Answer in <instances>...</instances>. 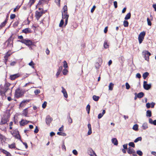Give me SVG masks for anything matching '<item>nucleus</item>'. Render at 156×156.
Masks as SVG:
<instances>
[{"label":"nucleus","instance_id":"a18cd8bd","mask_svg":"<svg viewBox=\"0 0 156 156\" xmlns=\"http://www.w3.org/2000/svg\"><path fill=\"white\" fill-rule=\"evenodd\" d=\"M63 62L64 63V65H63L64 67L65 68H67V67H68L67 63L66 62V61H64Z\"/></svg>","mask_w":156,"mask_h":156},{"label":"nucleus","instance_id":"4468645a","mask_svg":"<svg viewBox=\"0 0 156 156\" xmlns=\"http://www.w3.org/2000/svg\"><path fill=\"white\" fill-rule=\"evenodd\" d=\"M30 101V99L24 100L22 101L20 104L19 106L20 107H22L24 105L23 104L25 103H27V102H29Z\"/></svg>","mask_w":156,"mask_h":156},{"label":"nucleus","instance_id":"9d476101","mask_svg":"<svg viewBox=\"0 0 156 156\" xmlns=\"http://www.w3.org/2000/svg\"><path fill=\"white\" fill-rule=\"evenodd\" d=\"M12 36L11 35L7 40V41L4 43V44H5V43H7V46H9V44L11 41H12V43L11 44L12 45L14 38H12Z\"/></svg>","mask_w":156,"mask_h":156},{"label":"nucleus","instance_id":"ddd939ff","mask_svg":"<svg viewBox=\"0 0 156 156\" xmlns=\"http://www.w3.org/2000/svg\"><path fill=\"white\" fill-rule=\"evenodd\" d=\"M22 32L26 34L31 33L32 32L31 30L29 28H26L23 30Z\"/></svg>","mask_w":156,"mask_h":156},{"label":"nucleus","instance_id":"e433bc0d","mask_svg":"<svg viewBox=\"0 0 156 156\" xmlns=\"http://www.w3.org/2000/svg\"><path fill=\"white\" fill-rule=\"evenodd\" d=\"M6 23L7 22L6 21H4V22L2 23L1 25H0V29L2 27L5 26V25Z\"/></svg>","mask_w":156,"mask_h":156},{"label":"nucleus","instance_id":"c756f323","mask_svg":"<svg viewBox=\"0 0 156 156\" xmlns=\"http://www.w3.org/2000/svg\"><path fill=\"white\" fill-rule=\"evenodd\" d=\"M99 97L96 95H94L93 96V99L95 101H98L99 100Z\"/></svg>","mask_w":156,"mask_h":156},{"label":"nucleus","instance_id":"e2e57ef3","mask_svg":"<svg viewBox=\"0 0 156 156\" xmlns=\"http://www.w3.org/2000/svg\"><path fill=\"white\" fill-rule=\"evenodd\" d=\"M20 6L21 5H20V6H18V5H17V6H16V7L13 10V12H15L16 11V9H17L18 10V9H19V8H20Z\"/></svg>","mask_w":156,"mask_h":156},{"label":"nucleus","instance_id":"f8f14e48","mask_svg":"<svg viewBox=\"0 0 156 156\" xmlns=\"http://www.w3.org/2000/svg\"><path fill=\"white\" fill-rule=\"evenodd\" d=\"M42 16L41 15V14L40 12L38 11H37L35 12V16L36 18V19L38 20Z\"/></svg>","mask_w":156,"mask_h":156},{"label":"nucleus","instance_id":"c03bdc74","mask_svg":"<svg viewBox=\"0 0 156 156\" xmlns=\"http://www.w3.org/2000/svg\"><path fill=\"white\" fill-rule=\"evenodd\" d=\"M35 64L34 63L33 61H31L29 63V65L32 66V68H34V65Z\"/></svg>","mask_w":156,"mask_h":156},{"label":"nucleus","instance_id":"b1692460","mask_svg":"<svg viewBox=\"0 0 156 156\" xmlns=\"http://www.w3.org/2000/svg\"><path fill=\"white\" fill-rule=\"evenodd\" d=\"M114 85V84L112 83H110L108 86L109 90H113Z\"/></svg>","mask_w":156,"mask_h":156},{"label":"nucleus","instance_id":"13d9d810","mask_svg":"<svg viewBox=\"0 0 156 156\" xmlns=\"http://www.w3.org/2000/svg\"><path fill=\"white\" fill-rule=\"evenodd\" d=\"M38 131L39 129H38V127L37 126H36L35 129L34 131V132L35 133H37L38 132Z\"/></svg>","mask_w":156,"mask_h":156},{"label":"nucleus","instance_id":"4be33fe9","mask_svg":"<svg viewBox=\"0 0 156 156\" xmlns=\"http://www.w3.org/2000/svg\"><path fill=\"white\" fill-rule=\"evenodd\" d=\"M146 116L147 117H151L152 115V113L151 111L148 110L146 112Z\"/></svg>","mask_w":156,"mask_h":156},{"label":"nucleus","instance_id":"8fccbe9b","mask_svg":"<svg viewBox=\"0 0 156 156\" xmlns=\"http://www.w3.org/2000/svg\"><path fill=\"white\" fill-rule=\"evenodd\" d=\"M47 102L46 101H44L42 105V107L43 108H45L47 106Z\"/></svg>","mask_w":156,"mask_h":156},{"label":"nucleus","instance_id":"09e8293b","mask_svg":"<svg viewBox=\"0 0 156 156\" xmlns=\"http://www.w3.org/2000/svg\"><path fill=\"white\" fill-rule=\"evenodd\" d=\"M16 17V15L15 14H11L10 15V18L11 19H14Z\"/></svg>","mask_w":156,"mask_h":156},{"label":"nucleus","instance_id":"2f4dec72","mask_svg":"<svg viewBox=\"0 0 156 156\" xmlns=\"http://www.w3.org/2000/svg\"><path fill=\"white\" fill-rule=\"evenodd\" d=\"M149 75V73L147 72H146L144 73L143 74V78L144 79H145Z\"/></svg>","mask_w":156,"mask_h":156},{"label":"nucleus","instance_id":"c85d7f7f","mask_svg":"<svg viewBox=\"0 0 156 156\" xmlns=\"http://www.w3.org/2000/svg\"><path fill=\"white\" fill-rule=\"evenodd\" d=\"M112 143L115 145H117V139L116 138H113L112 140Z\"/></svg>","mask_w":156,"mask_h":156},{"label":"nucleus","instance_id":"864d4df0","mask_svg":"<svg viewBox=\"0 0 156 156\" xmlns=\"http://www.w3.org/2000/svg\"><path fill=\"white\" fill-rule=\"evenodd\" d=\"M40 92V90L37 89L35 90L34 93L36 95H37Z\"/></svg>","mask_w":156,"mask_h":156},{"label":"nucleus","instance_id":"f257e3e1","mask_svg":"<svg viewBox=\"0 0 156 156\" xmlns=\"http://www.w3.org/2000/svg\"><path fill=\"white\" fill-rule=\"evenodd\" d=\"M25 91H23L20 88H18L15 90V97L17 99L22 97L24 96Z\"/></svg>","mask_w":156,"mask_h":156},{"label":"nucleus","instance_id":"a211bd4d","mask_svg":"<svg viewBox=\"0 0 156 156\" xmlns=\"http://www.w3.org/2000/svg\"><path fill=\"white\" fill-rule=\"evenodd\" d=\"M127 152L129 154H131L133 153H134L135 151L133 148L129 147L128 148Z\"/></svg>","mask_w":156,"mask_h":156},{"label":"nucleus","instance_id":"0eeeda50","mask_svg":"<svg viewBox=\"0 0 156 156\" xmlns=\"http://www.w3.org/2000/svg\"><path fill=\"white\" fill-rule=\"evenodd\" d=\"M20 75L19 73L11 75L10 76L9 78L11 80H14L16 78L19 77Z\"/></svg>","mask_w":156,"mask_h":156},{"label":"nucleus","instance_id":"7c9ffc66","mask_svg":"<svg viewBox=\"0 0 156 156\" xmlns=\"http://www.w3.org/2000/svg\"><path fill=\"white\" fill-rule=\"evenodd\" d=\"M9 147L10 148H16L15 144V143H13L11 145H9Z\"/></svg>","mask_w":156,"mask_h":156},{"label":"nucleus","instance_id":"393cba45","mask_svg":"<svg viewBox=\"0 0 156 156\" xmlns=\"http://www.w3.org/2000/svg\"><path fill=\"white\" fill-rule=\"evenodd\" d=\"M131 14L130 12L128 13L127 14L125 17V20H127L129 19L131 17Z\"/></svg>","mask_w":156,"mask_h":156},{"label":"nucleus","instance_id":"f03ea898","mask_svg":"<svg viewBox=\"0 0 156 156\" xmlns=\"http://www.w3.org/2000/svg\"><path fill=\"white\" fill-rule=\"evenodd\" d=\"M18 42H20L28 46H34L33 42L30 40L23 39L21 40H18L17 41Z\"/></svg>","mask_w":156,"mask_h":156},{"label":"nucleus","instance_id":"2eb2a0df","mask_svg":"<svg viewBox=\"0 0 156 156\" xmlns=\"http://www.w3.org/2000/svg\"><path fill=\"white\" fill-rule=\"evenodd\" d=\"M67 120L69 124H71L73 122V120L70 117V113L69 112L67 115Z\"/></svg>","mask_w":156,"mask_h":156},{"label":"nucleus","instance_id":"1a4fd4ad","mask_svg":"<svg viewBox=\"0 0 156 156\" xmlns=\"http://www.w3.org/2000/svg\"><path fill=\"white\" fill-rule=\"evenodd\" d=\"M88 153L91 156H97L94 151L91 148L88 149Z\"/></svg>","mask_w":156,"mask_h":156},{"label":"nucleus","instance_id":"6e6552de","mask_svg":"<svg viewBox=\"0 0 156 156\" xmlns=\"http://www.w3.org/2000/svg\"><path fill=\"white\" fill-rule=\"evenodd\" d=\"M52 118L49 115H47L46 118V122L48 126H49L50 123L52 121Z\"/></svg>","mask_w":156,"mask_h":156},{"label":"nucleus","instance_id":"052dcab7","mask_svg":"<svg viewBox=\"0 0 156 156\" xmlns=\"http://www.w3.org/2000/svg\"><path fill=\"white\" fill-rule=\"evenodd\" d=\"M145 59L147 61H149V57L147 56L145 54L144 56Z\"/></svg>","mask_w":156,"mask_h":156},{"label":"nucleus","instance_id":"39448f33","mask_svg":"<svg viewBox=\"0 0 156 156\" xmlns=\"http://www.w3.org/2000/svg\"><path fill=\"white\" fill-rule=\"evenodd\" d=\"M11 134L16 138L19 139L20 141H22L21 136L20 134V133L19 131L17 130L16 131H14L13 133H11Z\"/></svg>","mask_w":156,"mask_h":156},{"label":"nucleus","instance_id":"0e129e2a","mask_svg":"<svg viewBox=\"0 0 156 156\" xmlns=\"http://www.w3.org/2000/svg\"><path fill=\"white\" fill-rule=\"evenodd\" d=\"M22 143L25 146V148L27 149V148H28V145H27V144L26 143V142H23L22 140V141H21Z\"/></svg>","mask_w":156,"mask_h":156},{"label":"nucleus","instance_id":"412c9836","mask_svg":"<svg viewBox=\"0 0 156 156\" xmlns=\"http://www.w3.org/2000/svg\"><path fill=\"white\" fill-rule=\"evenodd\" d=\"M11 85V84L9 83V82H8L7 81H5V83L4 85V87L8 89L9 90H10V89L9 88V87Z\"/></svg>","mask_w":156,"mask_h":156},{"label":"nucleus","instance_id":"a19ab883","mask_svg":"<svg viewBox=\"0 0 156 156\" xmlns=\"http://www.w3.org/2000/svg\"><path fill=\"white\" fill-rule=\"evenodd\" d=\"M142 137H139L136 138L134 141L135 143H136L139 141H141L142 140Z\"/></svg>","mask_w":156,"mask_h":156},{"label":"nucleus","instance_id":"ea45409f","mask_svg":"<svg viewBox=\"0 0 156 156\" xmlns=\"http://www.w3.org/2000/svg\"><path fill=\"white\" fill-rule=\"evenodd\" d=\"M64 20L63 19H62L59 24V27H62L64 24Z\"/></svg>","mask_w":156,"mask_h":156},{"label":"nucleus","instance_id":"de8ad7c7","mask_svg":"<svg viewBox=\"0 0 156 156\" xmlns=\"http://www.w3.org/2000/svg\"><path fill=\"white\" fill-rule=\"evenodd\" d=\"M129 145L130 146L132 147H135V144L133 142H130L129 143Z\"/></svg>","mask_w":156,"mask_h":156},{"label":"nucleus","instance_id":"dca6fc26","mask_svg":"<svg viewBox=\"0 0 156 156\" xmlns=\"http://www.w3.org/2000/svg\"><path fill=\"white\" fill-rule=\"evenodd\" d=\"M63 69V67L62 66H60L59 67L58 69V71L57 72L56 74V76L57 78H58V76L61 73V72Z\"/></svg>","mask_w":156,"mask_h":156},{"label":"nucleus","instance_id":"5701e85b","mask_svg":"<svg viewBox=\"0 0 156 156\" xmlns=\"http://www.w3.org/2000/svg\"><path fill=\"white\" fill-rule=\"evenodd\" d=\"M144 96V93L142 92H141L139 93L137 95V97L138 98H142Z\"/></svg>","mask_w":156,"mask_h":156},{"label":"nucleus","instance_id":"cd10ccee","mask_svg":"<svg viewBox=\"0 0 156 156\" xmlns=\"http://www.w3.org/2000/svg\"><path fill=\"white\" fill-rule=\"evenodd\" d=\"M142 128L143 129H146L148 128L147 124V123H144L143 124Z\"/></svg>","mask_w":156,"mask_h":156},{"label":"nucleus","instance_id":"4d7b16f0","mask_svg":"<svg viewBox=\"0 0 156 156\" xmlns=\"http://www.w3.org/2000/svg\"><path fill=\"white\" fill-rule=\"evenodd\" d=\"M126 88L127 90L129 89L130 88V86L128 83H126Z\"/></svg>","mask_w":156,"mask_h":156},{"label":"nucleus","instance_id":"c9c22d12","mask_svg":"<svg viewBox=\"0 0 156 156\" xmlns=\"http://www.w3.org/2000/svg\"><path fill=\"white\" fill-rule=\"evenodd\" d=\"M63 10V11L62 12L63 13H67V7L66 5H65L62 9Z\"/></svg>","mask_w":156,"mask_h":156},{"label":"nucleus","instance_id":"a878e982","mask_svg":"<svg viewBox=\"0 0 156 156\" xmlns=\"http://www.w3.org/2000/svg\"><path fill=\"white\" fill-rule=\"evenodd\" d=\"M138 126L137 124L134 125L133 127V130L137 131L138 130Z\"/></svg>","mask_w":156,"mask_h":156},{"label":"nucleus","instance_id":"6ab92c4d","mask_svg":"<svg viewBox=\"0 0 156 156\" xmlns=\"http://www.w3.org/2000/svg\"><path fill=\"white\" fill-rule=\"evenodd\" d=\"M62 18L63 19H68L69 17V15L67 13H65V14H64V13L63 12H62Z\"/></svg>","mask_w":156,"mask_h":156},{"label":"nucleus","instance_id":"3c124183","mask_svg":"<svg viewBox=\"0 0 156 156\" xmlns=\"http://www.w3.org/2000/svg\"><path fill=\"white\" fill-rule=\"evenodd\" d=\"M136 153L140 156H142L143 155L142 152L140 150L137 151H136Z\"/></svg>","mask_w":156,"mask_h":156},{"label":"nucleus","instance_id":"20e7f679","mask_svg":"<svg viewBox=\"0 0 156 156\" xmlns=\"http://www.w3.org/2000/svg\"><path fill=\"white\" fill-rule=\"evenodd\" d=\"M146 35V32L144 31L141 32L138 36V39L140 44H141L143 41Z\"/></svg>","mask_w":156,"mask_h":156},{"label":"nucleus","instance_id":"bb28decb","mask_svg":"<svg viewBox=\"0 0 156 156\" xmlns=\"http://www.w3.org/2000/svg\"><path fill=\"white\" fill-rule=\"evenodd\" d=\"M57 134L58 135L64 136H66V134L65 133L61 132H58L57 133Z\"/></svg>","mask_w":156,"mask_h":156},{"label":"nucleus","instance_id":"338daca9","mask_svg":"<svg viewBox=\"0 0 156 156\" xmlns=\"http://www.w3.org/2000/svg\"><path fill=\"white\" fill-rule=\"evenodd\" d=\"M145 54L149 57V56H150L151 55V53L149 52L148 51H146Z\"/></svg>","mask_w":156,"mask_h":156},{"label":"nucleus","instance_id":"79ce46f5","mask_svg":"<svg viewBox=\"0 0 156 156\" xmlns=\"http://www.w3.org/2000/svg\"><path fill=\"white\" fill-rule=\"evenodd\" d=\"M0 95L2 96V97H4L5 96V93L2 90H0Z\"/></svg>","mask_w":156,"mask_h":156},{"label":"nucleus","instance_id":"473e14b6","mask_svg":"<svg viewBox=\"0 0 156 156\" xmlns=\"http://www.w3.org/2000/svg\"><path fill=\"white\" fill-rule=\"evenodd\" d=\"M123 25L125 27H128L129 26V22L125 20L123 21Z\"/></svg>","mask_w":156,"mask_h":156},{"label":"nucleus","instance_id":"4c0bfd02","mask_svg":"<svg viewBox=\"0 0 156 156\" xmlns=\"http://www.w3.org/2000/svg\"><path fill=\"white\" fill-rule=\"evenodd\" d=\"M68 72V71L66 68L64 69L62 71L63 74L64 75H66Z\"/></svg>","mask_w":156,"mask_h":156},{"label":"nucleus","instance_id":"680f3d73","mask_svg":"<svg viewBox=\"0 0 156 156\" xmlns=\"http://www.w3.org/2000/svg\"><path fill=\"white\" fill-rule=\"evenodd\" d=\"M96 6L95 5L93 6V7L91 9V13L93 12H94L95 9L96 8Z\"/></svg>","mask_w":156,"mask_h":156},{"label":"nucleus","instance_id":"5fc2aeb1","mask_svg":"<svg viewBox=\"0 0 156 156\" xmlns=\"http://www.w3.org/2000/svg\"><path fill=\"white\" fill-rule=\"evenodd\" d=\"M95 66L96 68L98 69L100 67V65L98 62H97L96 63H95Z\"/></svg>","mask_w":156,"mask_h":156},{"label":"nucleus","instance_id":"f704fd0d","mask_svg":"<svg viewBox=\"0 0 156 156\" xmlns=\"http://www.w3.org/2000/svg\"><path fill=\"white\" fill-rule=\"evenodd\" d=\"M23 121H25L24 119H22L21 121L20 122V125L21 126H24L26 125V122H23Z\"/></svg>","mask_w":156,"mask_h":156},{"label":"nucleus","instance_id":"f3484780","mask_svg":"<svg viewBox=\"0 0 156 156\" xmlns=\"http://www.w3.org/2000/svg\"><path fill=\"white\" fill-rule=\"evenodd\" d=\"M28 108H27L25 109H24L23 111V113L22 115H24L25 117H27L28 114Z\"/></svg>","mask_w":156,"mask_h":156},{"label":"nucleus","instance_id":"9b49d317","mask_svg":"<svg viewBox=\"0 0 156 156\" xmlns=\"http://www.w3.org/2000/svg\"><path fill=\"white\" fill-rule=\"evenodd\" d=\"M61 88L62 89V92L64 96L66 98H67L68 97V96L66 89L64 88V87H62Z\"/></svg>","mask_w":156,"mask_h":156},{"label":"nucleus","instance_id":"37998d69","mask_svg":"<svg viewBox=\"0 0 156 156\" xmlns=\"http://www.w3.org/2000/svg\"><path fill=\"white\" fill-rule=\"evenodd\" d=\"M11 54L9 53V52H6L5 54V56H4V58H8L9 56Z\"/></svg>","mask_w":156,"mask_h":156},{"label":"nucleus","instance_id":"7ed1b4c3","mask_svg":"<svg viewBox=\"0 0 156 156\" xmlns=\"http://www.w3.org/2000/svg\"><path fill=\"white\" fill-rule=\"evenodd\" d=\"M10 114L9 113H6L4 115V117L2 118L0 125H3L7 123L9 121V118L10 117Z\"/></svg>","mask_w":156,"mask_h":156},{"label":"nucleus","instance_id":"423d86ee","mask_svg":"<svg viewBox=\"0 0 156 156\" xmlns=\"http://www.w3.org/2000/svg\"><path fill=\"white\" fill-rule=\"evenodd\" d=\"M147 82L146 81H144L143 83V87L146 90H148L151 87V84H147Z\"/></svg>","mask_w":156,"mask_h":156},{"label":"nucleus","instance_id":"69168bd1","mask_svg":"<svg viewBox=\"0 0 156 156\" xmlns=\"http://www.w3.org/2000/svg\"><path fill=\"white\" fill-rule=\"evenodd\" d=\"M73 153L75 155H77L78 154V152L76 150H73Z\"/></svg>","mask_w":156,"mask_h":156},{"label":"nucleus","instance_id":"49530a36","mask_svg":"<svg viewBox=\"0 0 156 156\" xmlns=\"http://www.w3.org/2000/svg\"><path fill=\"white\" fill-rule=\"evenodd\" d=\"M147 22L148 25L149 26H151V25L152 23L151 21L150 20L149 18H147Z\"/></svg>","mask_w":156,"mask_h":156},{"label":"nucleus","instance_id":"58836bf2","mask_svg":"<svg viewBox=\"0 0 156 156\" xmlns=\"http://www.w3.org/2000/svg\"><path fill=\"white\" fill-rule=\"evenodd\" d=\"M104 47L105 49H107L108 48L109 45L108 44L107 41H105L104 44Z\"/></svg>","mask_w":156,"mask_h":156},{"label":"nucleus","instance_id":"bf43d9fd","mask_svg":"<svg viewBox=\"0 0 156 156\" xmlns=\"http://www.w3.org/2000/svg\"><path fill=\"white\" fill-rule=\"evenodd\" d=\"M35 1V0H30V1L28 3V4L31 3V5H33L34 4Z\"/></svg>","mask_w":156,"mask_h":156},{"label":"nucleus","instance_id":"aec40b11","mask_svg":"<svg viewBox=\"0 0 156 156\" xmlns=\"http://www.w3.org/2000/svg\"><path fill=\"white\" fill-rule=\"evenodd\" d=\"M87 126L88 128L89 129V130L87 134L88 135H90L92 133L91 127L90 124L89 123L87 125Z\"/></svg>","mask_w":156,"mask_h":156},{"label":"nucleus","instance_id":"72a5a7b5","mask_svg":"<svg viewBox=\"0 0 156 156\" xmlns=\"http://www.w3.org/2000/svg\"><path fill=\"white\" fill-rule=\"evenodd\" d=\"M90 105L89 104H88L87 105V107H86V110L87 111V113L88 114H89V113H90Z\"/></svg>","mask_w":156,"mask_h":156},{"label":"nucleus","instance_id":"774afa93","mask_svg":"<svg viewBox=\"0 0 156 156\" xmlns=\"http://www.w3.org/2000/svg\"><path fill=\"white\" fill-rule=\"evenodd\" d=\"M103 115L102 113H100L98 115V118L99 119H100L102 118Z\"/></svg>","mask_w":156,"mask_h":156},{"label":"nucleus","instance_id":"603ef678","mask_svg":"<svg viewBox=\"0 0 156 156\" xmlns=\"http://www.w3.org/2000/svg\"><path fill=\"white\" fill-rule=\"evenodd\" d=\"M1 89L3 90V91H4L5 93L8 90H9L8 89L5 88L3 86L2 87Z\"/></svg>","mask_w":156,"mask_h":156},{"label":"nucleus","instance_id":"6e6d98bb","mask_svg":"<svg viewBox=\"0 0 156 156\" xmlns=\"http://www.w3.org/2000/svg\"><path fill=\"white\" fill-rule=\"evenodd\" d=\"M17 62L16 61H14L10 63V65L11 66H14L16 63Z\"/></svg>","mask_w":156,"mask_h":156}]
</instances>
